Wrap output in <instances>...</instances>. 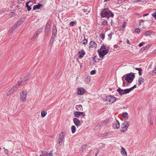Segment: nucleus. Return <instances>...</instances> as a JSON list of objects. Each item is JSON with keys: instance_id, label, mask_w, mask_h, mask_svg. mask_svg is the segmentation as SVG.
<instances>
[{"instance_id": "1", "label": "nucleus", "mask_w": 156, "mask_h": 156, "mask_svg": "<svg viewBox=\"0 0 156 156\" xmlns=\"http://www.w3.org/2000/svg\"><path fill=\"white\" fill-rule=\"evenodd\" d=\"M114 16L108 8L103 9L101 12V17H107L108 19L110 17H113Z\"/></svg>"}, {"instance_id": "2", "label": "nucleus", "mask_w": 156, "mask_h": 156, "mask_svg": "<svg viewBox=\"0 0 156 156\" xmlns=\"http://www.w3.org/2000/svg\"><path fill=\"white\" fill-rule=\"evenodd\" d=\"M130 123L128 121H124L122 123L120 129L122 132H124L127 130L128 127L129 126Z\"/></svg>"}, {"instance_id": "3", "label": "nucleus", "mask_w": 156, "mask_h": 156, "mask_svg": "<svg viewBox=\"0 0 156 156\" xmlns=\"http://www.w3.org/2000/svg\"><path fill=\"white\" fill-rule=\"evenodd\" d=\"M126 76L125 80L129 83H131L135 78V75L133 73H129L126 74Z\"/></svg>"}, {"instance_id": "4", "label": "nucleus", "mask_w": 156, "mask_h": 156, "mask_svg": "<svg viewBox=\"0 0 156 156\" xmlns=\"http://www.w3.org/2000/svg\"><path fill=\"white\" fill-rule=\"evenodd\" d=\"M98 53L99 56V57L101 58H103L104 56L107 54L108 52V49H105L100 50L99 49L98 50Z\"/></svg>"}, {"instance_id": "5", "label": "nucleus", "mask_w": 156, "mask_h": 156, "mask_svg": "<svg viewBox=\"0 0 156 156\" xmlns=\"http://www.w3.org/2000/svg\"><path fill=\"white\" fill-rule=\"evenodd\" d=\"M27 92L26 91H22L20 93V100L22 102H24L26 100Z\"/></svg>"}, {"instance_id": "6", "label": "nucleus", "mask_w": 156, "mask_h": 156, "mask_svg": "<svg viewBox=\"0 0 156 156\" xmlns=\"http://www.w3.org/2000/svg\"><path fill=\"white\" fill-rule=\"evenodd\" d=\"M116 99L115 97L111 95L108 96L106 97V101L111 104L114 103L116 101Z\"/></svg>"}, {"instance_id": "7", "label": "nucleus", "mask_w": 156, "mask_h": 156, "mask_svg": "<svg viewBox=\"0 0 156 156\" xmlns=\"http://www.w3.org/2000/svg\"><path fill=\"white\" fill-rule=\"evenodd\" d=\"M112 127L114 129H118L119 128L120 124L119 121L116 120L112 123Z\"/></svg>"}, {"instance_id": "8", "label": "nucleus", "mask_w": 156, "mask_h": 156, "mask_svg": "<svg viewBox=\"0 0 156 156\" xmlns=\"http://www.w3.org/2000/svg\"><path fill=\"white\" fill-rule=\"evenodd\" d=\"M77 93L78 94L82 95L85 93L86 91L82 87H79L77 89Z\"/></svg>"}, {"instance_id": "9", "label": "nucleus", "mask_w": 156, "mask_h": 156, "mask_svg": "<svg viewBox=\"0 0 156 156\" xmlns=\"http://www.w3.org/2000/svg\"><path fill=\"white\" fill-rule=\"evenodd\" d=\"M73 122L74 124L77 126L78 127L81 125V123L78 119L76 118H74L73 119Z\"/></svg>"}, {"instance_id": "10", "label": "nucleus", "mask_w": 156, "mask_h": 156, "mask_svg": "<svg viewBox=\"0 0 156 156\" xmlns=\"http://www.w3.org/2000/svg\"><path fill=\"white\" fill-rule=\"evenodd\" d=\"M84 117L85 116V114L83 112L76 111L74 113V115L76 117H79L80 115Z\"/></svg>"}, {"instance_id": "11", "label": "nucleus", "mask_w": 156, "mask_h": 156, "mask_svg": "<svg viewBox=\"0 0 156 156\" xmlns=\"http://www.w3.org/2000/svg\"><path fill=\"white\" fill-rule=\"evenodd\" d=\"M51 23L48 22L47 23L46 26L45 34L47 35L48 34L50 30Z\"/></svg>"}, {"instance_id": "12", "label": "nucleus", "mask_w": 156, "mask_h": 156, "mask_svg": "<svg viewBox=\"0 0 156 156\" xmlns=\"http://www.w3.org/2000/svg\"><path fill=\"white\" fill-rule=\"evenodd\" d=\"M30 75V74H28V75H27L21 79V81L20 82V83H21L22 85H23L24 83L28 80V77Z\"/></svg>"}, {"instance_id": "13", "label": "nucleus", "mask_w": 156, "mask_h": 156, "mask_svg": "<svg viewBox=\"0 0 156 156\" xmlns=\"http://www.w3.org/2000/svg\"><path fill=\"white\" fill-rule=\"evenodd\" d=\"M90 46L89 48H95L97 47V44L93 41H91L89 43Z\"/></svg>"}, {"instance_id": "14", "label": "nucleus", "mask_w": 156, "mask_h": 156, "mask_svg": "<svg viewBox=\"0 0 156 156\" xmlns=\"http://www.w3.org/2000/svg\"><path fill=\"white\" fill-rule=\"evenodd\" d=\"M43 5L42 4L38 3L37 5H34L33 7V10H35L36 9H39L42 7Z\"/></svg>"}, {"instance_id": "15", "label": "nucleus", "mask_w": 156, "mask_h": 156, "mask_svg": "<svg viewBox=\"0 0 156 156\" xmlns=\"http://www.w3.org/2000/svg\"><path fill=\"white\" fill-rule=\"evenodd\" d=\"M79 57L80 58H82L85 54V52L83 50L80 51L78 52Z\"/></svg>"}, {"instance_id": "16", "label": "nucleus", "mask_w": 156, "mask_h": 156, "mask_svg": "<svg viewBox=\"0 0 156 156\" xmlns=\"http://www.w3.org/2000/svg\"><path fill=\"white\" fill-rule=\"evenodd\" d=\"M117 91L119 93V95L121 96L124 94L123 90L121 89L120 87H119L117 89Z\"/></svg>"}, {"instance_id": "17", "label": "nucleus", "mask_w": 156, "mask_h": 156, "mask_svg": "<svg viewBox=\"0 0 156 156\" xmlns=\"http://www.w3.org/2000/svg\"><path fill=\"white\" fill-rule=\"evenodd\" d=\"M121 153L124 156H126L127 155L126 152V151L125 148L122 147L121 149Z\"/></svg>"}, {"instance_id": "18", "label": "nucleus", "mask_w": 156, "mask_h": 156, "mask_svg": "<svg viewBox=\"0 0 156 156\" xmlns=\"http://www.w3.org/2000/svg\"><path fill=\"white\" fill-rule=\"evenodd\" d=\"M75 108L78 111H81L83 110L82 106L81 105H76L75 106Z\"/></svg>"}, {"instance_id": "19", "label": "nucleus", "mask_w": 156, "mask_h": 156, "mask_svg": "<svg viewBox=\"0 0 156 156\" xmlns=\"http://www.w3.org/2000/svg\"><path fill=\"white\" fill-rule=\"evenodd\" d=\"M64 132H62L60 134L58 138L63 140L64 138Z\"/></svg>"}, {"instance_id": "20", "label": "nucleus", "mask_w": 156, "mask_h": 156, "mask_svg": "<svg viewBox=\"0 0 156 156\" xmlns=\"http://www.w3.org/2000/svg\"><path fill=\"white\" fill-rule=\"evenodd\" d=\"M151 46V45H148L146 46L143 47L141 49L140 51L142 52L143 51L148 49Z\"/></svg>"}, {"instance_id": "21", "label": "nucleus", "mask_w": 156, "mask_h": 156, "mask_svg": "<svg viewBox=\"0 0 156 156\" xmlns=\"http://www.w3.org/2000/svg\"><path fill=\"white\" fill-rule=\"evenodd\" d=\"M144 80L143 78H140L138 80V86H140L141 84L142 83L144 82Z\"/></svg>"}, {"instance_id": "22", "label": "nucleus", "mask_w": 156, "mask_h": 156, "mask_svg": "<svg viewBox=\"0 0 156 156\" xmlns=\"http://www.w3.org/2000/svg\"><path fill=\"white\" fill-rule=\"evenodd\" d=\"M30 2V1H29L27 2V3H26V7L27 8V10L28 11H30L31 9V7H30V6L28 4H29V3Z\"/></svg>"}, {"instance_id": "23", "label": "nucleus", "mask_w": 156, "mask_h": 156, "mask_svg": "<svg viewBox=\"0 0 156 156\" xmlns=\"http://www.w3.org/2000/svg\"><path fill=\"white\" fill-rule=\"evenodd\" d=\"M57 29L55 27H53V28L52 34L56 35L57 34Z\"/></svg>"}, {"instance_id": "24", "label": "nucleus", "mask_w": 156, "mask_h": 156, "mask_svg": "<svg viewBox=\"0 0 156 156\" xmlns=\"http://www.w3.org/2000/svg\"><path fill=\"white\" fill-rule=\"evenodd\" d=\"M108 122V120H106L104 121H102V122H100L99 123V126H102V125H104L106 124V123Z\"/></svg>"}, {"instance_id": "25", "label": "nucleus", "mask_w": 156, "mask_h": 156, "mask_svg": "<svg viewBox=\"0 0 156 156\" xmlns=\"http://www.w3.org/2000/svg\"><path fill=\"white\" fill-rule=\"evenodd\" d=\"M90 80V77L89 76H87L84 80L85 82L88 83H89Z\"/></svg>"}, {"instance_id": "26", "label": "nucleus", "mask_w": 156, "mask_h": 156, "mask_svg": "<svg viewBox=\"0 0 156 156\" xmlns=\"http://www.w3.org/2000/svg\"><path fill=\"white\" fill-rule=\"evenodd\" d=\"M23 18H21L20 20H19L16 23L18 25V26H20L23 21Z\"/></svg>"}, {"instance_id": "27", "label": "nucleus", "mask_w": 156, "mask_h": 156, "mask_svg": "<svg viewBox=\"0 0 156 156\" xmlns=\"http://www.w3.org/2000/svg\"><path fill=\"white\" fill-rule=\"evenodd\" d=\"M22 85L21 83H20V82L18 81L17 83L15 85L14 87H15V89H16L17 90L19 88V87Z\"/></svg>"}, {"instance_id": "28", "label": "nucleus", "mask_w": 156, "mask_h": 156, "mask_svg": "<svg viewBox=\"0 0 156 156\" xmlns=\"http://www.w3.org/2000/svg\"><path fill=\"white\" fill-rule=\"evenodd\" d=\"M71 130L72 133H74L76 131V127L74 126H72L71 127Z\"/></svg>"}, {"instance_id": "29", "label": "nucleus", "mask_w": 156, "mask_h": 156, "mask_svg": "<svg viewBox=\"0 0 156 156\" xmlns=\"http://www.w3.org/2000/svg\"><path fill=\"white\" fill-rule=\"evenodd\" d=\"M47 114V112L46 111H43L41 112V115L42 117H44Z\"/></svg>"}, {"instance_id": "30", "label": "nucleus", "mask_w": 156, "mask_h": 156, "mask_svg": "<svg viewBox=\"0 0 156 156\" xmlns=\"http://www.w3.org/2000/svg\"><path fill=\"white\" fill-rule=\"evenodd\" d=\"M122 117L124 118H126L127 119L128 118V114L126 112H125L124 113H122Z\"/></svg>"}, {"instance_id": "31", "label": "nucleus", "mask_w": 156, "mask_h": 156, "mask_svg": "<svg viewBox=\"0 0 156 156\" xmlns=\"http://www.w3.org/2000/svg\"><path fill=\"white\" fill-rule=\"evenodd\" d=\"M123 91H124V94H126L129 93V92H130V91L129 88V89H124Z\"/></svg>"}, {"instance_id": "32", "label": "nucleus", "mask_w": 156, "mask_h": 156, "mask_svg": "<svg viewBox=\"0 0 156 156\" xmlns=\"http://www.w3.org/2000/svg\"><path fill=\"white\" fill-rule=\"evenodd\" d=\"M42 31V28L39 29L37 30V31L35 33L37 35H38L39 34H40Z\"/></svg>"}, {"instance_id": "33", "label": "nucleus", "mask_w": 156, "mask_h": 156, "mask_svg": "<svg viewBox=\"0 0 156 156\" xmlns=\"http://www.w3.org/2000/svg\"><path fill=\"white\" fill-rule=\"evenodd\" d=\"M41 153L44 156H48V153L46 151H43Z\"/></svg>"}, {"instance_id": "34", "label": "nucleus", "mask_w": 156, "mask_h": 156, "mask_svg": "<svg viewBox=\"0 0 156 156\" xmlns=\"http://www.w3.org/2000/svg\"><path fill=\"white\" fill-rule=\"evenodd\" d=\"M148 119L149 120L150 124L151 125H153V122L152 120V118L151 116H149L148 117Z\"/></svg>"}, {"instance_id": "35", "label": "nucleus", "mask_w": 156, "mask_h": 156, "mask_svg": "<svg viewBox=\"0 0 156 156\" xmlns=\"http://www.w3.org/2000/svg\"><path fill=\"white\" fill-rule=\"evenodd\" d=\"M107 21L105 20L104 21H103V22L102 23L101 25L103 26H107Z\"/></svg>"}, {"instance_id": "36", "label": "nucleus", "mask_w": 156, "mask_h": 156, "mask_svg": "<svg viewBox=\"0 0 156 156\" xmlns=\"http://www.w3.org/2000/svg\"><path fill=\"white\" fill-rule=\"evenodd\" d=\"M69 24L70 26H73L76 24V23L74 21H71L70 22Z\"/></svg>"}, {"instance_id": "37", "label": "nucleus", "mask_w": 156, "mask_h": 156, "mask_svg": "<svg viewBox=\"0 0 156 156\" xmlns=\"http://www.w3.org/2000/svg\"><path fill=\"white\" fill-rule=\"evenodd\" d=\"M63 140L58 138V139L57 144H58L59 145H62Z\"/></svg>"}, {"instance_id": "38", "label": "nucleus", "mask_w": 156, "mask_h": 156, "mask_svg": "<svg viewBox=\"0 0 156 156\" xmlns=\"http://www.w3.org/2000/svg\"><path fill=\"white\" fill-rule=\"evenodd\" d=\"M100 37L103 40L105 38V34H101L100 35Z\"/></svg>"}, {"instance_id": "39", "label": "nucleus", "mask_w": 156, "mask_h": 156, "mask_svg": "<svg viewBox=\"0 0 156 156\" xmlns=\"http://www.w3.org/2000/svg\"><path fill=\"white\" fill-rule=\"evenodd\" d=\"M151 16L156 20V9H155V12L151 14Z\"/></svg>"}, {"instance_id": "40", "label": "nucleus", "mask_w": 156, "mask_h": 156, "mask_svg": "<svg viewBox=\"0 0 156 156\" xmlns=\"http://www.w3.org/2000/svg\"><path fill=\"white\" fill-rule=\"evenodd\" d=\"M54 40H55V39H52V38L51 39V40H50V43H49V45L50 46L52 45Z\"/></svg>"}, {"instance_id": "41", "label": "nucleus", "mask_w": 156, "mask_h": 156, "mask_svg": "<svg viewBox=\"0 0 156 156\" xmlns=\"http://www.w3.org/2000/svg\"><path fill=\"white\" fill-rule=\"evenodd\" d=\"M3 148L5 150V151H4L5 153L8 156H9V151L8 150L5 149V147H4Z\"/></svg>"}, {"instance_id": "42", "label": "nucleus", "mask_w": 156, "mask_h": 156, "mask_svg": "<svg viewBox=\"0 0 156 156\" xmlns=\"http://www.w3.org/2000/svg\"><path fill=\"white\" fill-rule=\"evenodd\" d=\"M18 26H19L16 23L12 27V28L13 30H15L16 28Z\"/></svg>"}, {"instance_id": "43", "label": "nucleus", "mask_w": 156, "mask_h": 156, "mask_svg": "<svg viewBox=\"0 0 156 156\" xmlns=\"http://www.w3.org/2000/svg\"><path fill=\"white\" fill-rule=\"evenodd\" d=\"M13 91H12V90H9L7 92V94H6V95L7 96H8L9 95H10L12 93H13Z\"/></svg>"}, {"instance_id": "44", "label": "nucleus", "mask_w": 156, "mask_h": 156, "mask_svg": "<svg viewBox=\"0 0 156 156\" xmlns=\"http://www.w3.org/2000/svg\"><path fill=\"white\" fill-rule=\"evenodd\" d=\"M135 32L137 34H139L140 32V30L139 28H137L135 30Z\"/></svg>"}, {"instance_id": "45", "label": "nucleus", "mask_w": 156, "mask_h": 156, "mask_svg": "<svg viewBox=\"0 0 156 156\" xmlns=\"http://www.w3.org/2000/svg\"><path fill=\"white\" fill-rule=\"evenodd\" d=\"M96 71L95 70H93L90 71V73L91 75H94L96 73Z\"/></svg>"}, {"instance_id": "46", "label": "nucleus", "mask_w": 156, "mask_h": 156, "mask_svg": "<svg viewBox=\"0 0 156 156\" xmlns=\"http://www.w3.org/2000/svg\"><path fill=\"white\" fill-rule=\"evenodd\" d=\"M106 46L104 45H103L99 49H100V50H101L102 49L104 50V49L106 50Z\"/></svg>"}, {"instance_id": "47", "label": "nucleus", "mask_w": 156, "mask_h": 156, "mask_svg": "<svg viewBox=\"0 0 156 156\" xmlns=\"http://www.w3.org/2000/svg\"><path fill=\"white\" fill-rule=\"evenodd\" d=\"M136 87V85H134L133 87L129 88L130 91H132L133 89L135 88Z\"/></svg>"}, {"instance_id": "48", "label": "nucleus", "mask_w": 156, "mask_h": 156, "mask_svg": "<svg viewBox=\"0 0 156 156\" xmlns=\"http://www.w3.org/2000/svg\"><path fill=\"white\" fill-rule=\"evenodd\" d=\"M87 40L84 38V40H83V44H87Z\"/></svg>"}, {"instance_id": "49", "label": "nucleus", "mask_w": 156, "mask_h": 156, "mask_svg": "<svg viewBox=\"0 0 156 156\" xmlns=\"http://www.w3.org/2000/svg\"><path fill=\"white\" fill-rule=\"evenodd\" d=\"M112 32H111V33H110L109 34H108V39L110 40H111L112 37Z\"/></svg>"}, {"instance_id": "50", "label": "nucleus", "mask_w": 156, "mask_h": 156, "mask_svg": "<svg viewBox=\"0 0 156 156\" xmlns=\"http://www.w3.org/2000/svg\"><path fill=\"white\" fill-rule=\"evenodd\" d=\"M124 76H122V80L123 81V86L124 87L126 86V84L125 83L124 81V80H123V78Z\"/></svg>"}, {"instance_id": "51", "label": "nucleus", "mask_w": 156, "mask_h": 156, "mask_svg": "<svg viewBox=\"0 0 156 156\" xmlns=\"http://www.w3.org/2000/svg\"><path fill=\"white\" fill-rule=\"evenodd\" d=\"M53 151L52 150H51L50 153H48V156H53V154H52V152H53Z\"/></svg>"}, {"instance_id": "52", "label": "nucleus", "mask_w": 156, "mask_h": 156, "mask_svg": "<svg viewBox=\"0 0 156 156\" xmlns=\"http://www.w3.org/2000/svg\"><path fill=\"white\" fill-rule=\"evenodd\" d=\"M145 34L147 35H149L151 34V32L149 31H147L145 32Z\"/></svg>"}, {"instance_id": "53", "label": "nucleus", "mask_w": 156, "mask_h": 156, "mask_svg": "<svg viewBox=\"0 0 156 156\" xmlns=\"http://www.w3.org/2000/svg\"><path fill=\"white\" fill-rule=\"evenodd\" d=\"M145 44V42H141L138 45V46L139 47H141L142 46H143L144 44Z\"/></svg>"}, {"instance_id": "54", "label": "nucleus", "mask_w": 156, "mask_h": 156, "mask_svg": "<svg viewBox=\"0 0 156 156\" xmlns=\"http://www.w3.org/2000/svg\"><path fill=\"white\" fill-rule=\"evenodd\" d=\"M108 133H104L102 134L101 135V136L102 137H104L105 136H106L107 135H108Z\"/></svg>"}, {"instance_id": "55", "label": "nucleus", "mask_w": 156, "mask_h": 156, "mask_svg": "<svg viewBox=\"0 0 156 156\" xmlns=\"http://www.w3.org/2000/svg\"><path fill=\"white\" fill-rule=\"evenodd\" d=\"M11 90L13 91V92L17 90L16 89H15V87L14 86L12 87Z\"/></svg>"}, {"instance_id": "56", "label": "nucleus", "mask_w": 156, "mask_h": 156, "mask_svg": "<svg viewBox=\"0 0 156 156\" xmlns=\"http://www.w3.org/2000/svg\"><path fill=\"white\" fill-rule=\"evenodd\" d=\"M142 69L141 68L138 71V73L140 75H142Z\"/></svg>"}, {"instance_id": "57", "label": "nucleus", "mask_w": 156, "mask_h": 156, "mask_svg": "<svg viewBox=\"0 0 156 156\" xmlns=\"http://www.w3.org/2000/svg\"><path fill=\"white\" fill-rule=\"evenodd\" d=\"M14 30H13V29H12V28H11V29L10 30H9V32L10 33H12V32H13V31Z\"/></svg>"}, {"instance_id": "58", "label": "nucleus", "mask_w": 156, "mask_h": 156, "mask_svg": "<svg viewBox=\"0 0 156 156\" xmlns=\"http://www.w3.org/2000/svg\"><path fill=\"white\" fill-rule=\"evenodd\" d=\"M95 56L93 57V61H94V63H96V61L95 60Z\"/></svg>"}, {"instance_id": "59", "label": "nucleus", "mask_w": 156, "mask_h": 156, "mask_svg": "<svg viewBox=\"0 0 156 156\" xmlns=\"http://www.w3.org/2000/svg\"><path fill=\"white\" fill-rule=\"evenodd\" d=\"M86 147V146L85 145H83L82 146V149H85Z\"/></svg>"}, {"instance_id": "60", "label": "nucleus", "mask_w": 156, "mask_h": 156, "mask_svg": "<svg viewBox=\"0 0 156 156\" xmlns=\"http://www.w3.org/2000/svg\"><path fill=\"white\" fill-rule=\"evenodd\" d=\"M56 36L55 35L52 34L51 38L55 39V37Z\"/></svg>"}, {"instance_id": "61", "label": "nucleus", "mask_w": 156, "mask_h": 156, "mask_svg": "<svg viewBox=\"0 0 156 156\" xmlns=\"http://www.w3.org/2000/svg\"><path fill=\"white\" fill-rule=\"evenodd\" d=\"M37 35L35 33L33 35V37L34 38H35L36 37H37Z\"/></svg>"}, {"instance_id": "62", "label": "nucleus", "mask_w": 156, "mask_h": 156, "mask_svg": "<svg viewBox=\"0 0 156 156\" xmlns=\"http://www.w3.org/2000/svg\"><path fill=\"white\" fill-rule=\"evenodd\" d=\"M127 44H130V43L129 42V41L128 39L127 40Z\"/></svg>"}, {"instance_id": "63", "label": "nucleus", "mask_w": 156, "mask_h": 156, "mask_svg": "<svg viewBox=\"0 0 156 156\" xmlns=\"http://www.w3.org/2000/svg\"><path fill=\"white\" fill-rule=\"evenodd\" d=\"M141 68H135V69L136 70H137L138 71H139V70Z\"/></svg>"}, {"instance_id": "64", "label": "nucleus", "mask_w": 156, "mask_h": 156, "mask_svg": "<svg viewBox=\"0 0 156 156\" xmlns=\"http://www.w3.org/2000/svg\"><path fill=\"white\" fill-rule=\"evenodd\" d=\"M148 15V13L145 14H144L143 15V16H147Z\"/></svg>"}]
</instances>
